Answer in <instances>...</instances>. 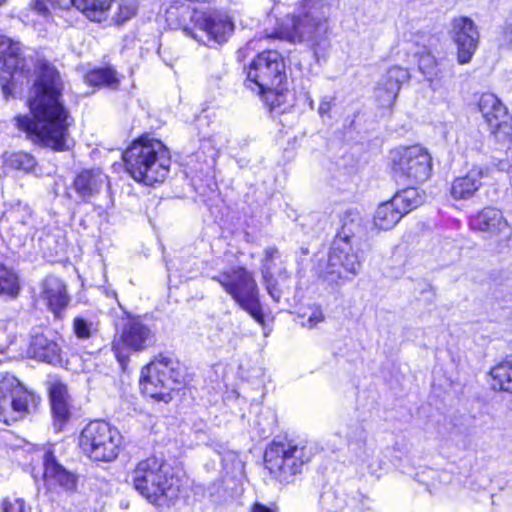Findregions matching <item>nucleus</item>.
Segmentation results:
<instances>
[{"label": "nucleus", "instance_id": "aec40b11", "mask_svg": "<svg viewBox=\"0 0 512 512\" xmlns=\"http://www.w3.org/2000/svg\"><path fill=\"white\" fill-rule=\"evenodd\" d=\"M27 353L31 358L48 364L62 363V350L59 344L39 329L33 330Z\"/></svg>", "mask_w": 512, "mask_h": 512}, {"label": "nucleus", "instance_id": "9b49d317", "mask_svg": "<svg viewBox=\"0 0 512 512\" xmlns=\"http://www.w3.org/2000/svg\"><path fill=\"white\" fill-rule=\"evenodd\" d=\"M39 398L10 373L0 374V421L11 425L36 407Z\"/></svg>", "mask_w": 512, "mask_h": 512}, {"label": "nucleus", "instance_id": "7ed1b4c3", "mask_svg": "<svg viewBox=\"0 0 512 512\" xmlns=\"http://www.w3.org/2000/svg\"><path fill=\"white\" fill-rule=\"evenodd\" d=\"M128 174L137 182L151 186L167 177L171 156L168 148L159 140L140 137L123 152Z\"/></svg>", "mask_w": 512, "mask_h": 512}, {"label": "nucleus", "instance_id": "dca6fc26", "mask_svg": "<svg viewBox=\"0 0 512 512\" xmlns=\"http://www.w3.org/2000/svg\"><path fill=\"white\" fill-rule=\"evenodd\" d=\"M450 35L457 46V60L469 63L479 44V31L469 17L460 16L451 21Z\"/></svg>", "mask_w": 512, "mask_h": 512}, {"label": "nucleus", "instance_id": "1a4fd4ad", "mask_svg": "<svg viewBox=\"0 0 512 512\" xmlns=\"http://www.w3.org/2000/svg\"><path fill=\"white\" fill-rule=\"evenodd\" d=\"M122 435L110 423L102 420L92 421L80 433L79 447L95 462H112L121 450Z\"/></svg>", "mask_w": 512, "mask_h": 512}, {"label": "nucleus", "instance_id": "f257e3e1", "mask_svg": "<svg viewBox=\"0 0 512 512\" xmlns=\"http://www.w3.org/2000/svg\"><path fill=\"white\" fill-rule=\"evenodd\" d=\"M36 68L38 76L28 101L32 116L19 115L15 118L16 124L33 142L54 151H66L69 149L70 116L61 100L60 74L43 58H37Z\"/></svg>", "mask_w": 512, "mask_h": 512}, {"label": "nucleus", "instance_id": "2eb2a0df", "mask_svg": "<svg viewBox=\"0 0 512 512\" xmlns=\"http://www.w3.org/2000/svg\"><path fill=\"white\" fill-rule=\"evenodd\" d=\"M479 110L485 118L491 133L499 141L512 139V118L506 107L492 93H485L479 100Z\"/></svg>", "mask_w": 512, "mask_h": 512}, {"label": "nucleus", "instance_id": "e433bc0d", "mask_svg": "<svg viewBox=\"0 0 512 512\" xmlns=\"http://www.w3.org/2000/svg\"><path fill=\"white\" fill-rule=\"evenodd\" d=\"M137 6L134 1L120 0L118 2V8L115 12L112 20L117 24L121 25L131 19L136 14Z\"/></svg>", "mask_w": 512, "mask_h": 512}, {"label": "nucleus", "instance_id": "f8f14e48", "mask_svg": "<svg viewBox=\"0 0 512 512\" xmlns=\"http://www.w3.org/2000/svg\"><path fill=\"white\" fill-rule=\"evenodd\" d=\"M361 269L358 251L351 240L335 238L326 259H319L316 272L331 282L343 277L347 272L356 275Z\"/></svg>", "mask_w": 512, "mask_h": 512}, {"label": "nucleus", "instance_id": "5701e85b", "mask_svg": "<svg viewBox=\"0 0 512 512\" xmlns=\"http://www.w3.org/2000/svg\"><path fill=\"white\" fill-rule=\"evenodd\" d=\"M472 229L495 236L509 230L503 213L494 207H485L470 218Z\"/></svg>", "mask_w": 512, "mask_h": 512}, {"label": "nucleus", "instance_id": "37998d69", "mask_svg": "<svg viewBox=\"0 0 512 512\" xmlns=\"http://www.w3.org/2000/svg\"><path fill=\"white\" fill-rule=\"evenodd\" d=\"M264 278V281H265V284H266V287H267V291L268 293L270 294V296L275 300V301H279L280 297H281V291L280 289L277 287V282L276 280L273 278V275L272 273H269V275H267V277H263Z\"/></svg>", "mask_w": 512, "mask_h": 512}, {"label": "nucleus", "instance_id": "f704fd0d", "mask_svg": "<svg viewBox=\"0 0 512 512\" xmlns=\"http://www.w3.org/2000/svg\"><path fill=\"white\" fill-rule=\"evenodd\" d=\"M360 226V214L357 211L348 210L341 218V229L336 238L352 241V237L360 230Z\"/></svg>", "mask_w": 512, "mask_h": 512}, {"label": "nucleus", "instance_id": "ea45409f", "mask_svg": "<svg viewBox=\"0 0 512 512\" xmlns=\"http://www.w3.org/2000/svg\"><path fill=\"white\" fill-rule=\"evenodd\" d=\"M3 512H27L25 501L21 498H6L2 502Z\"/></svg>", "mask_w": 512, "mask_h": 512}, {"label": "nucleus", "instance_id": "b1692460", "mask_svg": "<svg viewBox=\"0 0 512 512\" xmlns=\"http://www.w3.org/2000/svg\"><path fill=\"white\" fill-rule=\"evenodd\" d=\"M40 297L55 315H58L66 307L69 300L64 283L54 276L45 278Z\"/></svg>", "mask_w": 512, "mask_h": 512}, {"label": "nucleus", "instance_id": "cd10ccee", "mask_svg": "<svg viewBox=\"0 0 512 512\" xmlns=\"http://www.w3.org/2000/svg\"><path fill=\"white\" fill-rule=\"evenodd\" d=\"M348 448L355 455V457L367 463L374 453V449L368 447L366 443L367 433L361 425L351 426L348 433Z\"/></svg>", "mask_w": 512, "mask_h": 512}, {"label": "nucleus", "instance_id": "0eeeda50", "mask_svg": "<svg viewBox=\"0 0 512 512\" xmlns=\"http://www.w3.org/2000/svg\"><path fill=\"white\" fill-rule=\"evenodd\" d=\"M183 382V373L178 361L160 354L143 367L140 377L142 392L159 401L169 402L170 393Z\"/></svg>", "mask_w": 512, "mask_h": 512}, {"label": "nucleus", "instance_id": "79ce46f5", "mask_svg": "<svg viewBox=\"0 0 512 512\" xmlns=\"http://www.w3.org/2000/svg\"><path fill=\"white\" fill-rule=\"evenodd\" d=\"M47 4L52 6H62L63 0H33L32 2L33 8L43 15L47 14L49 11Z\"/></svg>", "mask_w": 512, "mask_h": 512}, {"label": "nucleus", "instance_id": "de8ad7c7", "mask_svg": "<svg viewBox=\"0 0 512 512\" xmlns=\"http://www.w3.org/2000/svg\"><path fill=\"white\" fill-rule=\"evenodd\" d=\"M443 250L447 252V254L456 255L457 254V248L453 244L452 241L446 240L443 243Z\"/></svg>", "mask_w": 512, "mask_h": 512}, {"label": "nucleus", "instance_id": "9d476101", "mask_svg": "<svg viewBox=\"0 0 512 512\" xmlns=\"http://www.w3.org/2000/svg\"><path fill=\"white\" fill-rule=\"evenodd\" d=\"M246 86L260 93L283 91L286 80L285 65L281 55L275 50L264 51L253 59L247 69Z\"/></svg>", "mask_w": 512, "mask_h": 512}, {"label": "nucleus", "instance_id": "a211bd4d", "mask_svg": "<svg viewBox=\"0 0 512 512\" xmlns=\"http://www.w3.org/2000/svg\"><path fill=\"white\" fill-rule=\"evenodd\" d=\"M409 72L400 66L390 67L377 84L375 95L382 107L390 108L395 103L399 91L409 80Z\"/></svg>", "mask_w": 512, "mask_h": 512}, {"label": "nucleus", "instance_id": "7c9ffc66", "mask_svg": "<svg viewBox=\"0 0 512 512\" xmlns=\"http://www.w3.org/2000/svg\"><path fill=\"white\" fill-rule=\"evenodd\" d=\"M391 201L405 215L424 202V195L417 188L410 186L398 191Z\"/></svg>", "mask_w": 512, "mask_h": 512}, {"label": "nucleus", "instance_id": "c85d7f7f", "mask_svg": "<svg viewBox=\"0 0 512 512\" xmlns=\"http://www.w3.org/2000/svg\"><path fill=\"white\" fill-rule=\"evenodd\" d=\"M114 0H70L71 4L81 11L89 20L102 22L107 19L109 9Z\"/></svg>", "mask_w": 512, "mask_h": 512}, {"label": "nucleus", "instance_id": "c756f323", "mask_svg": "<svg viewBox=\"0 0 512 512\" xmlns=\"http://www.w3.org/2000/svg\"><path fill=\"white\" fill-rule=\"evenodd\" d=\"M403 217L394 203L390 200L380 204L374 214V225L380 230L392 229Z\"/></svg>", "mask_w": 512, "mask_h": 512}, {"label": "nucleus", "instance_id": "49530a36", "mask_svg": "<svg viewBox=\"0 0 512 512\" xmlns=\"http://www.w3.org/2000/svg\"><path fill=\"white\" fill-rule=\"evenodd\" d=\"M331 110V100L324 98L321 100L318 112L321 116L328 114Z\"/></svg>", "mask_w": 512, "mask_h": 512}, {"label": "nucleus", "instance_id": "4c0bfd02", "mask_svg": "<svg viewBox=\"0 0 512 512\" xmlns=\"http://www.w3.org/2000/svg\"><path fill=\"white\" fill-rule=\"evenodd\" d=\"M73 329L76 336L80 339H88L95 331L92 322H89L86 319L80 317L74 319Z\"/></svg>", "mask_w": 512, "mask_h": 512}, {"label": "nucleus", "instance_id": "393cba45", "mask_svg": "<svg viewBox=\"0 0 512 512\" xmlns=\"http://www.w3.org/2000/svg\"><path fill=\"white\" fill-rule=\"evenodd\" d=\"M106 181V176L99 170H84L79 173L73 182L77 195L88 201L98 195Z\"/></svg>", "mask_w": 512, "mask_h": 512}, {"label": "nucleus", "instance_id": "c9c22d12", "mask_svg": "<svg viewBox=\"0 0 512 512\" xmlns=\"http://www.w3.org/2000/svg\"><path fill=\"white\" fill-rule=\"evenodd\" d=\"M86 80L93 86L114 87L118 84L116 72L111 68H101L87 74Z\"/></svg>", "mask_w": 512, "mask_h": 512}, {"label": "nucleus", "instance_id": "ddd939ff", "mask_svg": "<svg viewBox=\"0 0 512 512\" xmlns=\"http://www.w3.org/2000/svg\"><path fill=\"white\" fill-rule=\"evenodd\" d=\"M31 64L19 42L0 35V86L5 97L12 95L15 74L29 73Z\"/></svg>", "mask_w": 512, "mask_h": 512}, {"label": "nucleus", "instance_id": "864d4df0", "mask_svg": "<svg viewBox=\"0 0 512 512\" xmlns=\"http://www.w3.org/2000/svg\"><path fill=\"white\" fill-rule=\"evenodd\" d=\"M301 252H302V254L306 255V254H308V249L302 247Z\"/></svg>", "mask_w": 512, "mask_h": 512}, {"label": "nucleus", "instance_id": "2f4dec72", "mask_svg": "<svg viewBox=\"0 0 512 512\" xmlns=\"http://www.w3.org/2000/svg\"><path fill=\"white\" fill-rule=\"evenodd\" d=\"M490 385L493 390L512 393V363L502 362L490 370Z\"/></svg>", "mask_w": 512, "mask_h": 512}, {"label": "nucleus", "instance_id": "39448f33", "mask_svg": "<svg viewBox=\"0 0 512 512\" xmlns=\"http://www.w3.org/2000/svg\"><path fill=\"white\" fill-rule=\"evenodd\" d=\"M190 18L194 28L204 32L208 38L217 44L225 43L234 31V24L230 17L218 11L191 12L187 6L171 7L166 11V21L170 25L182 28L187 35L197 39L192 29L188 27L186 19Z\"/></svg>", "mask_w": 512, "mask_h": 512}, {"label": "nucleus", "instance_id": "423d86ee", "mask_svg": "<svg viewBox=\"0 0 512 512\" xmlns=\"http://www.w3.org/2000/svg\"><path fill=\"white\" fill-rule=\"evenodd\" d=\"M207 275L218 282L227 294L259 324H264V315L258 296V288L252 274L244 267L235 266Z\"/></svg>", "mask_w": 512, "mask_h": 512}, {"label": "nucleus", "instance_id": "f03ea898", "mask_svg": "<svg viewBox=\"0 0 512 512\" xmlns=\"http://www.w3.org/2000/svg\"><path fill=\"white\" fill-rule=\"evenodd\" d=\"M329 6L323 0H304L302 11L289 25L281 26L274 37L292 43H304L313 52L317 63L325 59L331 47Z\"/></svg>", "mask_w": 512, "mask_h": 512}, {"label": "nucleus", "instance_id": "8fccbe9b", "mask_svg": "<svg viewBox=\"0 0 512 512\" xmlns=\"http://www.w3.org/2000/svg\"><path fill=\"white\" fill-rule=\"evenodd\" d=\"M332 498V494L330 493H325L321 496V503L322 504H325L329 499Z\"/></svg>", "mask_w": 512, "mask_h": 512}, {"label": "nucleus", "instance_id": "6ab92c4d", "mask_svg": "<svg viewBox=\"0 0 512 512\" xmlns=\"http://www.w3.org/2000/svg\"><path fill=\"white\" fill-rule=\"evenodd\" d=\"M418 65L430 88L435 92L442 89L447 80L453 77L452 66L445 60H436L431 52L421 53Z\"/></svg>", "mask_w": 512, "mask_h": 512}, {"label": "nucleus", "instance_id": "a878e982", "mask_svg": "<svg viewBox=\"0 0 512 512\" xmlns=\"http://www.w3.org/2000/svg\"><path fill=\"white\" fill-rule=\"evenodd\" d=\"M488 169L475 166L463 177L456 178L451 187V195L455 199H467L481 187L482 179L487 176Z\"/></svg>", "mask_w": 512, "mask_h": 512}, {"label": "nucleus", "instance_id": "4be33fe9", "mask_svg": "<svg viewBox=\"0 0 512 512\" xmlns=\"http://www.w3.org/2000/svg\"><path fill=\"white\" fill-rule=\"evenodd\" d=\"M32 211L27 204L20 201L11 204L2 214L0 224L9 226L19 238L26 237L32 230Z\"/></svg>", "mask_w": 512, "mask_h": 512}, {"label": "nucleus", "instance_id": "09e8293b", "mask_svg": "<svg viewBox=\"0 0 512 512\" xmlns=\"http://www.w3.org/2000/svg\"><path fill=\"white\" fill-rule=\"evenodd\" d=\"M251 512H274V511H272L270 508H268L267 506H265L263 504L256 503L253 505Z\"/></svg>", "mask_w": 512, "mask_h": 512}, {"label": "nucleus", "instance_id": "473e14b6", "mask_svg": "<svg viewBox=\"0 0 512 512\" xmlns=\"http://www.w3.org/2000/svg\"><path fill=\"white\" fill-rule=\"evenodd\" d=\"M20 293L17 274L10 268L0 264V296L15 299Z\"/></svg>", "mask_w": 512, "mask_h": 512}, {"label": "nucleus", "instance_id": "72a5a7b5", "mask_svg": "<svg viewBox=\"0 0 512 512\" xmlns=\"http://www.w3.org/2000/svg\"><path fill=\"white\" fill-rule=\"evenodd\" d=\"M4 164L7 168L29 173L34 170L37 162L31 154L20 151L5 155Z\"/></svg>", "mask_w": 512, "mask_h": 512}, {"label": "nucleus", "instance_id": "f3484780", "mask_svg": "<svg viewBox=\"0 0 512 512\" xmlns=\"http://www.w3.org/2000/svg\"><path fill=\"white\" fill-rule=\"evenodd\" d=\"M43 480L48 491H54L60 488L67 494H72L78 488V475L67 470L58 462L54 453L46 451L43 456Z\"/></svg>", "mask_w": 512, "mask_h": 512}, {"label": "nucleus", "instance_id": "bb28decb", "mask_svg": "<svg viewBox=\"0 0 512 512\" xmlns=\"http://www.w3.org/2000/svg\"><path fill=\"white\" fill-rule=\"evenodd\" d=\"M51 410L54 424L58 429L69 420L71 416L67 387L62 383H54L50 388Z\"/></svg>", "mask_w": 512, "mask_h": 512}, {"label": "nucleus", "instance_id": "603ef678", "mask_svg": "<svg viewBox=\"0 0 512 512\" xmlns=\"http://www.w3.org/2000/svg\"><path fill=\"white\" fill-rule=\"evenodd\" d=\"M254 42H255L254 40L249 41V42L247 43L246 48H247V49H251V48H252V45L254 44Z\"/></svg>", "mask_w": 512, "mask_h": 512}, {"label": "nucleus", "instance_id": "c03bdc74", "mask_svg": "<svg viewBox=\"0 0 512 512\" xmlns=\"http://www.w3.org/2000/svg\"><path fill=\"white\" fill-rule=\"evenodd\" d=\"M216 144H217V141H216V137L215 136L211 137V138H208V139H205L201 143V149H203L204 151H206L207 149L211 148L210 157H211V159L213 161H215V159L218 157L220 149L223 146V143H221L219 145V147L216 148L215 147Z\"/></svg>", "mask_w": 512, "mask_h": 512}, {"label": "nucleus", "instance_id": "4468645a", "mask_svg": "<svg viewBox=\"0 0 512 512\" xmlns=\"http://www.w3.org/2000/svg\"><path fill=\"white\" fill-rule=\"evenodd\" d=\"M431 156L426 149L420 146L404 148L399 157L394 158L393 171L395 178L407 180L411 184L426 181L431 174Z\"/></svg>", "mask_w": 512, "mask_h": 512}, {"label": "nucleus", "instance_id": "412c9836", "mask_svg": "<svg viewBox=\"0 0 512 512\" xmlns=\"http://www.w3.org/2000/svg\"><path fill=\"white\" fill-rule=\"evenodd\" d=\"M120 341L134 351H141L154 342V335L139 317H127L122 326Z\"/></svg>", "mask_w": 512, "mask_h": 512}, {"label": "nucleus", "instance_id": "6e6552de", "mask_svg": "<svg viewBox=\"0 0 512 512\" xmlns=\"http://www.w3.org/2000/svg\"><path fill=\"white\" fill-rule=\"evenodd\" d=\"M313 456L312 448L293 441L273 442L265 451V467L280 483H291Z\"/></svg>", "mask_w": 512, "mask_h": 512}, {"label": "nucleus", "instance_id": "20e7f679", "mask_svg": "<svg viewBox=\"0 0 512 512\" xmlns=\"http://www.w3.org/2000/svg\"><path fill=\"white\" fill-rule=\"evenodd\" d=\"M169 465L157 457L140 461L132 472L135 489L151 504L162 506L177 497V479L169 475Z\"/></svg>", "mask_w": 512, "mask_h": 512}, {"label": "nucleus", "instance_id": "58836bf2", "mask_svg": "<svg viewBox=\"0 0 512 512\" xmlns=\"http://www.w3.org/2000/svg\"><path fill=\"white\" fill-rule=\"evenodd\" d=\"M309 311L310 312L308 317L305 321L302 322V325L311 329L316 327L319 323L323 322L325 316L319 307H312L309 309Z\"/></svg>", "mask_w": 512, "mask_h": 512}, {"label": "nucleus", "instance_id": "a18cd8bd", "mask_svg": "<svg viewBox=\"0 0 512 512\" xmlns=\"http://www.w3.org/2000/svg\"><path fill=\"white\" fill-rule=\"evenodd\" d=\"M503 38L506 43L512 45V18L503 27Z\"/></svg>", "mask_w": 512, "mask_h": 512}, {"label": "nucleus", "instance_id": "3c124183", "mask_svg": "<svg viewBox=\"0 0 512 512\" xmlns=\"http://www.w3.org/2000/svg\"><path fill=\"white\" fill-rule=\"evenodd\" d=\"M113 348H114V350L116 352V355H117L118 359L120 360V353L118 352L117 344H114Z\"/></svg>", "mask_w": 512, "mask_h": 512}, {"label": "nucleus", "instance_id": "a19ab883", "mask_svg": "<svg viewBox=\"0 0 512 512\" xmlns=\"http://www.w3.org/2000/svg\"><path fill=\"white\" fill-rule=\"evenodd\" d=\"M278 256V250L274 247H268L265 249V257L263 259V277H267L269 273H272V261Z\"/></svg>", "mask_w": 512, "mask_h": 512}]
</instances>
